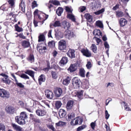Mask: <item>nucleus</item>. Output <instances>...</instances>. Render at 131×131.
I'll return each instance as SVG.
<instances>
[{
  "instance_id": "1",
  "label": "nucleus",
  "mask_w": 131,
  "mask_h": 131,
  "mask_svg": "<svg viewBox=\"0 0 131 131\" xmlns=\"http://www.w3.org/2000/svg\"><path fill=\"white\" fill-rule=\"evenodd\" d=\"M28 118V115L25 112H21L20 115L17 116L15 117L16 121L19 124L23 125L26 123L25 120Z\"/></svg>"
},
{
  "instance_id": "2",
  "label": "nucleus",
  "mask_w": 131,
  "mask_h": 131,
  "mask_svg": "<svg viewBox=\"0 0 131 131\" xmlns=\"http://www.w3.org/2000/svg\"><path fill=\"white\" fill-rule=\"evenodd\" d=\"M34 16H37L40 20L39 22L43 24L44 21L46 20L48 17V15L42 12L39 10L38 9L35 10L34 12Z\"/></svg>"
},
{
  "instance_id": "3",
  "label": "nucleus",
  "mask_w": 131,
  "mask_h": 131,
  "mask_svg": "<svg viewBox=\"0 0 131 131\" xmlns=\"http://www.w3.org/2000/svg\"><path fill=\"white\" fill-rule=\"evenodd\" d=\"M72 82L73 88L75 89L79 88L80 84L82 83L80 79L77 77L73 78L72 79Z\"/></svg>"
},
{
  "instance_id": "4",
  "label": "nucleus",
  "mask_w": 131,
  "mask_h": 131,
  "mask_svg": "<svg viewBox=\"0 0 131 131\" xmlns=\"http://www.w3.org/2000/svg\"><path fill=\"white\" fill-rule=\"evenodd\" d=\"M66 43L65 40H61L58 42V48L60 50H66Z\"/></svg>"
},
{
  "instance_id": "5",
  "label": "nucleus",
  "mask_w": 131,
  "mask_h": 131,
  "mask_svg": "<svg viewBox=\"0 0 131 131\" xmlns=\"http://www.w3.org/2000/svg\"><path fill=\"white\" fill-rule=\"evenodd\" d=\"M83 121L82 118L78 116L76 118V120L75 121V123H74V120H72L70 124L73 126H75L79 124L81 125L82 124Z\"/></svg>"
},
{
  "instance_id": "6",
  "label": "nucleus",
  "mask_w": 131,
  "mask_h": 131,
  "mask_svg": "<svg viewBox=\"0 0 131 131\" xmlns=\"http://www.w3.org/2000/svg\"><path fill=\"white\" fill-rule=\"evenodd\" d=\"M36 113L38 116H43L46 115L47 112L45 110L39 108L36 111Z\"/></svg>"
},
{
  "instance_id": "7",
  "label": "nucleus",
  "mask_w": 131,
  "mask_h": 131,
  "mask_svg": "<svg viewBox=\"0 0 131 131\" xmlns=\"http://www.w3.org/2000/svg\"><path fill=\"white\" fill-rule=\"evenodd\" d=\"M65 37L68 39H70L75 36V35L73 32L67 29L65 32Z\"/></svg>"
},
{
  "instance_id": "8",
  "label": "nucleus",
  "mask_w": 131,
  "mask_h": 131,
  "mask_svg": "<svg viewBox=\"0 0 131 131\" xmlns=\"http://www.w3.org/2000/svg\"><path fill=\"white\" fill-rule=\"evenodd\" d=\"M75 51L74 49L70 48L66 54L69 58L72 59L75 57Z\"/></svg>"
},
{
  "instance_id": "9",
  "label": "nucleus",
  "mask_w": 131,
  "mask_h": 131,
  "mask_svg": "<svg viewBox=\"0 0 131 131\" xmlns=\"http://www.w3.org/2000/svg\"><path fill=\"white\" fill-rule=\"evenodd\" d=\"M17 10L12 11L10 13L8 14V16H12V17L14 18V19L13 20L14 22H16L17 20L16 19V17L18 16V13H17Z\"/></svg>"
},
{
  "instance_id": "10",
  "label": "nucleus",
  "mask_w": 131,
  "mask_h": 131,
  "mask_svg": "<svg viewBox=\"0 0 131 131\" xmlns=\"http://www.w3.org/2000/svg\"><path fill=\"white\" fill-rule=\"evenodd\" d=\"M81 52L83 55L86 57H90L91 56V53L88 49H82Z\"/></svg>"
},
{
  "instance_id": "11",
  "label": "nucleus",
  "mask_w": 131,
  "mask_h": 131,
  "mask_svg": "<svg viewBox=\"0 0 131 131\" xmlns=\"http://www.w3.org/2000/svg\"><path fill=\"white\" fill-rule=\"evenodd\" d=\"M45 95L46 96V97L49 99H52L54 96L53 92L49 90H47L46 91Z\"/></svg>"
},
{
  "instance_id": "12",
  "label": "nucleus",
  "mask_w": 131,
  "mask_h": 131,
  "mask_svg": "<svg viewBox=\"0 0 131 131\" xmlns=\"http://www.w3.org/2000/svg\"><path fill=\"white\" fill-rule=\"evenodd\" d=\"M62 92V90L61 88H57L54 91V93L57 97H59L61 95Z\"/></svg>"
},
{
  "instance_id": "13",
  "label": "nucleus",
  "mask_w": 131,
  "mask_h": 131,
  "mask_svg": "<svg viewBox=\"0 0 131 131\" xmlns=\"http://www.w3.org/2000/svg\"><path fill=\"white\" fill-rule=\"evenodd\" d=\"M1 97L8 98L9 97V94L6 91L1 89Z\"/></svg>"
},
{
  "instance_id": "14",
  "label": "nucleus",
  "mask_w": 131,
  "mask_h": 131,
  "mask_svg": "<svg viewBox=\"0 0 131 131\" xmlns=\"http://www.w3.org/2000/svg\"><path fill=\"white\" fill-rule=\"evenodd\" d=\"M74 102L72 100H69L67 102L66 105V108L68 110H70L73 107L74 105Z\"/></svg>"
},
{
  "instance_id": "15",
  "label": "nucleus",
  "mask_w": 131,
  "mask_h": 131,
  "mask_svg": "<svg viewBox=\"0 0 131 131\" xmlns=\"http://www.w3.org/2000/svg\"><path fill=\"white\" fill-rule=\"evenodd\" d=\"M20 2L19 4V8L24 13L26 7L24 0H20Z\"/></svg>"
},
{
  "instance_id": "16",
  "label": "nucleus",
  "mask_w": 131,
  "mask_h": 131,
  "mask_svg": "<svg viewBox=\"0 0 131 131\" xmlns=\"http://www.w3.org/2000/svg\"><path fill=\"white\" fill-rule=\"evenodd\" d=\"M21 45L23 47L26 48L29 47L30 46L29 42L27 40H23L21 42Z\"/></svg>"
},
{
  "instance_id": "17",
  "label": "nucleus",
  "mask_w": 131,
  "mask_h": 131,
  "mask_svg": "<svg viewBox=\"0 0 131 131\" xmlns=\"http://www.w3.org/2000/svg\"><path fill=\"white\" fill-rule=\"evenodd\" d=\"M5 110L7 113L13 114L14 112V108L13 107L7 106L5 108Z\"/></svg>"
},
{
  "instance_id": "18",
  "label": "nucleus",
  "mask_w": 131,
  "mask_h": 131,
  "mask_svg": "<svg viewBox=\"0 0 131 131\" xmlns=\"http://www.w3.org/2000/svg\"><path fill=\"white\" fill-rule=\"evenodd\" d=\"M68 61V59L66 57H63L59 62L60 66H63L66 64Z\"/></svg>"
},
{
  "instance_id": "19",
  "label": "nucleus",
  "mask_w": 131,
  "mask_h": 131,
  "mask_svg": "<svg viewBox=\"0 0 131 131\" xmlns=\"http://www.w3.org/2000/svg\"><path fill=\"white\" fill-rule=\"evenodd\" d=\"M11 125L14 130L16 131H23L22 128L15 123H12Z\"/></svg>"
},
{
  "instance_id": "20",
  "label": "nucleus",
  "mask_w": 131,
  "mask_h": 131,
  "mask_svg": "<svg viewBox=\"0 0 131 131\" xmlns=\"http://www.w3.org/2000/svg\"><path fill=\"white\" fill-rule=\"evenodd\" d=\"M8 2L9 5V7L12 8V11H14L13 9L15 10L14 8L15 6V0H8Z\"/></svg>"
},
{
  "instance_id": "21",
  "label": "nucleus",
  "mask_w": 131,
  "mask_h": 131,
  "mask_svg": "<svg viewBox=\"0 0 131 131\" xmlns=\"http://www.w3.org/2000/svg\"><path fill=\"white\" fill-rule=\"evenodd\" d=\"M127 23V21L125 19L123 18H121L119 21V23L120 26L121 27H123L125 26Z\"/></svg>"
},
{
  "instance_id": "22",
  "label": "nucleus",
  "mask_w": 131,
  "mask_h": 131,
  "mask_svg": "<svg viewBox=\"0 0 131 131\" xmlns=\"http://www.w3.org/2000/svg\"><path fill=\"white\" fill-rule=\"evenodd\" d=\"M77 69V68L75 65L74 64H71L68 70L70 72L72 73L76 71Z\"/></svg>"
},
{
  "instance_id": "23",
  "label": "nucleus",
  "mask_w": 131,
  "mask_h": 131,
  "mask_svg": "<svg viewBox=\"0 0 131 131\" xmlns=\"http://www.w3.org/2000/svg\"><path fill=\"white\" fill-rule=\"evenodd\" d=\"M30 116L31 119L35 123H41V121L40 119L36 117H35L33 114H30Z\"/></svg>"
},
{
  "instance_id": "24",
  "label": "nucleus",
  "mask_w": 131,
  "mask_h": 131,
  "mask_svg": "<svg viewBox=\"0 0 131 131\" xmlns=\"http://www.w3.org/2000/svg\"><path fill=\"white\" fill-rule=\"evenodd\" d=\"M38 83L39 85H41L42 82H44L46 80L45 75L43 74H41L38 78Z\"/></svg>"
},
{
  "instance_id": "25",
  "label": "nucleus",
  "mask_w": 131,
  "mask_h": 131,
  "mask_svg": "<svg viewBox=\"0 0 131 131\" xmlns=\"http://www.w3.org/2000/svg\"><path fill=\"white\" fill-rule=\"evenodd\" d=\"M71 80V78L69 76H67L63 80L62 83L64 85H67L70 83Z\"/></svg>"
},
{
  "instance_id": "26",
  "label": "nucleus",
  "mask_w": 131,
  "mask_h": 131,
  "mask_svg": "<svg viewBox=\"0 0 131 131\" xmlns=\"http://www.w3.org/2000/svg\"><path fill=\"white\" fill-rule=\"evenodd\" d=\"M66 114V111L63 109H60L59 114L60 118H62L65 117Z\"/></svg>"
},
{
  "instance_id": "27",
  "label": "nucleus",
  "mask_w": 131,
  "mask_h": 131,
  "mask_svg": "<svg viewBox=\"0 0 131 131\" xmlns=\"http://www.w3.org/2000/svg\"><path fill=\"white\" fill-rule=\"evenodd\" d=\"M85 18L86 19L87 21L91 23L93 21V18L92 16L89 14L86 13L84 15Z\"/></svg>"
},
{
  "instance_id": "28",
  "label": "nucleus",
  "mask_w": 131,
  "mask_h": 131,
  "mask_svg": "<svg viewBox=\"0 0 131 131\" xmlns=\"http://www.w3.org/2000/svg\"><path fill=\"white\" fill-rule=\"evenodd\" d=\"M8 76H6L2 78V82L5 83L6 84L9 85L11 81L8 79Z\"/></svg>"
},
{
  "instance_id": "29",
  "label": "nucleus",
  "mask_w": 131,
  "mask_h": 131,
  "mask_svg": "<svg viewBox=\"0 0 131 131\" xmlns=\"http://www.w3.org/2000/svg\"><path fill=\"white\" fill-rule=\"evenodd\" d=\"M27 60L31 63L34 61L35 58L33 54H30L27 58Z\"/></svg>"
},
{
  "instance_id": "30",
  "label": "nucleus",
  "mask_w": 131,
  "mask_h": 131,
  "mask_svg": "<svg viewBox=\"0 0 131 131\" xmlns=\"http://www.w3.org/2000/svg\"><path fill=\"white\" fill-rule=\"evenodd\" d=\"M38 42H44L45 40V37L43 34H40L38 37Z\"/></svg>"
},
{
  "instance_id": "31",
  "label": "nucleus",
  "mask_w": 131,
  "mask_h": 131,
  "mask_svg": "<svg viewBox=\"0 0 131 131\" xmlns=\"http://www.w3.org/2000/svg\"><path fill=\"white\" fill-rule=\"evenodd\" d=\"M25 73L28 74L32 78H34L35 72L33 71L28 70H26V71L25 72Z\"/></svg>"
},
{
  "instance_id": "32",
  "label": "nucleus",
  "mask_w": 131,
  "mask_h": 131,
  "mask_svg": "<svg viewBox=\"0 0 131 131\" xmlns=\"http://www.w3.org/2000/svg\"><path fill=\"white\" fill-rule=\"evenodd\" d=\"M37 50H39L40 53H43L44 51H43V50H45L47 49V48L46 47H42V46H40L38 45L36 47Z\"/></svg>"
},
{
  "instance_id": "33",
  "label": "nucleus",
  "mask_w": 131,
  "mask_h": 131,
  "mask_svg": "<svg viewBox=\"0 0 131 131\" xmlns=\"http://www.w3.org/2000/svg\"><path fill=\"white\" fill-rule=\"evenodd\" d=\"M67 17L68 18L71 20L72 21L76 22V19L74 16L73 14H68L67 15Z\"/></svg>"
},
{
  "instance_id": "34",
  "label": "nucleus",
  "mask_w": 131,
  "mask_h": 131,
  "mask_svg": "<svg viewBox=\"0 0 131 131\" xmlns=\"http://www.w3.org/2000/svg\"><path fill=\"white\" fill-rule=\"evenodd\" d=\"M63 11V9L61 7H59L57 9L56 13L58 16H60Z\"/></svg>"
},
{
  "instance_id": "35",
  "label": "nucleus",
  "mask_w": 131,
  "mask_h": 131,
  "mask_svg": "<svg viewBox=\"0 0 131 131\" xmlns=\"http://www.w3.org/2000/svg\"><path fill=\"white\" fill-rule=\"evenodd\" d=\"M93 34L95 35L98 36H102V34L101 32L99 29H95L94 30L93 32Z\"/></svg>"
},
{
  "instance_id": "36",
  "label": "nucleus",
  "mask_w": 131,
  "mask_h": 131,
  "mask_svg": "<svg viewBox=\"0 0 131 131\" xmlns=\"http://www.w3.org/2000/svg\"><path fill=\"white\" fill-rule=\"evenodd\" d=\"M83 92L84 91L83 90L77 91L76 93V95L78 98L80 99L82 96H83Z\"/></svg>"
},
{
  "instance_id": "37",
  "label": "nucleus",
  "mask_w": 131,
  "mask_h": 131,
  "mask_svg": "<svg viewBox=\"0 0 131 131\" xmlns=\"http://www.w3.org/2000/svg\"><path fill=\"white\" fill-rule=\"evenodd\" d=\"M52 26L55 27L61 26V23L59 20H55L54 23L52 25Z\"/></svg>"
},
{
  "instance_id": "38",
  "label": "nucleus",
  "mask_w": 131,
  "mask_h": 131,
  "mask_svg": "<svg viewBox=\"0 0 131 131\" xmlns=\"http://www.w3.org/2000/svg\"><path fill=\"white\" fill-rule=\"evenodd\" d=\"M116 15L117 17H122L124 14L123 12L120 10H117L116 12Z\"/></svg>"
},
{
  "instance_id": "39",
  "label": "nucleus",
  "mask_w": 131,
  "mask_h": 131,
  "mask_svg": "<svg viewBox=\"0 0 131 131\" xmlns=\"http://www.w3.org/2000/svg\"><path fill=\"white\" fill-rule=\"evenodd\" d=\"M52 69L53 68L56 70H58L59 71H60L61 70V68H60L58 65H57L55 64H54L51 66Z\"/></svg>"
},
{
  "instance_id": "40",
  "label": "nucleus",
  "mask_w": 131,
  "mask_h": 131,
  "mask_svg": "<svg viewBox=\"0 0 131 131\" xmlns=\"http://www.w3.org/2000/svg\"><path fill=\"white\" fill-rule=\"evenodd\" d=\"M96 25L100 28H103V24L102 22L98 20L96 22Z\"/></svg>"
},
{
  "instance_id": "41",
  "label": "nucleus",
  "mask_w": 131,
  "mask_h": 131,
  "mask_svg": "<svg viewBox=\"0 0 131 131\" xmlns=\"http://www.w3.org/2000/svg\"><path fill=\"white\" fill-rule=\"evenodd\" d=\"M91 50L95 53H97V48L95 44H92L91 47Z\"/></svg>"
},
{
  "instance_id": "42",
  "label": "nucleus",
  "mask_w": 131,
  "mask_h": 131,
  "mask_svg": "<svg viewBox=\"0 0 131 131\" xmlns=\"http://www.w3.org/2000/svg\"><path fill=\"white\" fill-rule=\"evenodd\" d=\"M15 27L16 30L18 32H20L23 31V29L19 27L17 24H16L15 25Z\"/></svg>"
},
{
  "instance_id": "43",
  "label": "nucleus",
  "mask_w": 131,
  "mask_h": 131,
  "mask_svg": "<svg viewBox=\"0 0 131 131\" xmlns=\"http://www.w3.org/2000/svg\"><path fill=\"white\" fill-rule=\"evenodd\" d=\"M15 82V85H17L18 87L23 89L24 88V85L23 84H22L21 83L18 82L17 80V81H16Z\"/></svg>"
},
{
  "instance_id": "44",
  "label": "nucleus",
  "mask_w": 131,
  "mask_h": 131,
  "mask_svg": "<svg viewBox=\"0 0 131 131\" xmlns=\"http://www.w3.org/2000/svg\"><path fill=\"white\" fill-rule=\"evenodd\" d=\"M62 104L60 101H56L55 104V107L58 109L61 107Z\"/></svg>"
},
{
  "instance_id": "45",
  "label": "nucleus",
  "mask_w": 131,
  "mask_h": 131,
  "mask_svg": "<svg viewBox=\"0 0 131 131\" xmlns=\"http://www.w3.org/2000/svg\"><path fill=\"white\" fill-rule=\"evenodd\" d=\"M85 71L83 68H81L80 69L79 74L80 75L83 77H85Z\"/></svg>"
},
{
  "instance_id": "46",
  "label": "nucleus",
  "mask_w": 131,
  "mask_h": 131,
  "mask_svg": "<svg viewBox=\"0 0 131 131\" xmlns=\"http://www.w3.org/2000/svg\"><path fill=\"white\" fill-rule=\"evenodd\" d=\"M55 45V42L53 40L49 41L48 43V46L49 47L52 48Z\"/></svg>"
},
{
  "instance_id": "47",
  "label": "nucleus",
  "mask_w": 131,
  "mask_h": 131,
  "mask_svg": "<svg viewBox=\"0 0 131 131\" xmlns=\"http://www.w3.org/2000/svg\"><path fill=\"white\" fill-rule=\"evenodd\" d=\"M122 103H123L124 105V107L125 108V110L126 111H129L130 110V108L128 107L127 103L124 101H123Z\"/></svg>"
},
{
  "instance_id": "48",
  "label": "nucleus",
  "mask_w": 131,
  "mask_h": 131,
  "mask_svg": "<svg viewBox=\"0 0 131 131\" xmlns=\"http://www.w3.org/2000/svg\"><path fill=\"white\" fill-rule=\"evenodd\" d=\"M74 117L75 114H69L68 115V118L69 121H70L71 119L74 120V121L75 120V118H74Z\"/></svg>"
},
{
  "instance_id": "49",
  "label": "nucleus",
  "mask_w": 131,
  "mask_h": 131,
  "mask_svg": "<svg viewBox=\"0 0 131 131\" xmlns=\"http://www.w3.org/2000/svg\"><path fill=\"white\" fill-rule=\"evenodd\" d=\"M51 74L53 78L56 79L57 78V75L55 71H52L51 72Z\"/></svg>"
},
{
  "instance_id": "50",
  "label": "nucleus",
  "mask_w": 131,
  "mask_h": 131,
  "mask_svg": "<svg viewBox=\"0 0 131 131\" xmlns=\"http://www.w3.org/2000/svg\"><path fill=\"white\" fill-rule=\"evenodd\" d=\"M56 125L58 126H63L65 125L66 123L65 122L62 121H59L56 124Z\"/></svg>"
},
{
  "instance_id": "51",
  "label": "nucleus",
  "mask_w": 131,
  "mask_h": 131,
  "mask_svg": "<svg viewBox=\"0 0 131 131\" xmlns=\"http://www.w3.org/2000/svg\"><path fill=\"white\" fill-rule=\"evenodd\" d=\"M8 7L6 5L4 4L1 6V10H2L3 11H6L7 10Z\"/></svg>"
},
{
  "instance_id": "52",
  "label": "nucleus",
  "mask_w": 131,
  "mask_h": 131,
  "mask_svg": "<svg viewBox=\"0 0 131 131\" xmlns=\"http://www.w3.org/2000/svg\"><path fill=\"white\" fill-rule=\"evenodd\" d=\"M86 127L85 125H82L79 127L77 129V131H80L81 130H82L85 128Z\"/></svg>"
},
{
  "instance_id": "53",
  "label": "nucleus",
  "mask_w": 131,
  "mask_h": 131,
  "mask_svg": "<svg viewBox=\"0 0 131 131\" xmlns=\"http://www.w3.org/2000/svg\"><path fill=\"white\" fill-rule=\"evenodd\" d=\"M38 6V4H37V2L34 1L32 3V9H34L35 7H37Z\"/></svg>"
},
{
  "instance_id": "54",
  "label": "nucleus",
  "mask_w": 131,
  "mask_h": 131,
  "mask_svg": "<svg viewBox=\"0 0 131 131\" xmlns=\"http://www.w3.org/2000/svg\"><path fill=\"white\" fill-rule=\"evenodd\" d=\"M19 76L21 78L25 79H29V77L25 74L22 73L21 75H19Z\"/></svg>"
},
{
  "instance_id": "55",
  "label": "nucleus",
  "mask_w": 131,
  "mask_h": 131,
  "mask_svg": "<svg viewBox=\"0 0 131 131\" xmlns=\"http://www.w3.org/2000/svg\"><path fill=\"white\" fill-rule=\"evenodd\" d=\"M39 22V21H37V19L34 18L33 21V23L35 27H36L38 26L37 24Z\"/></svg>"
},
{
  "instance_id": "56",
  "label": "nucleus",
  "mask_w": 131,
  "mask_h": 131,
  "mask_svg": "<svg viewBox=\"0 0 131 131\" xmlns=\"http://www.w3.org/2000/svg\"><path fill=\"white\" fill-rule=\"evenodd\" d=\"M86 67L87 69H89L92 67V64L90 61H89L87 62V63L86 65Z\"/></svg>"
},
{
  "instance_id": "57",
  "label": "nucleus",
  "mask_w": 131,
  "mask_h": 131,
  "mask_svg": "<svg viewBox=\"0 0 131 131\" xmlns=\"http://www.w3.org/2000/svg\"><path fill=\"white\" fill-rule=\"evenodd\" d=\"M86 9V7L84 6H81L79 8V10L81 12H83Z\"/></svg>"
},
{
  "instance_id": "58",
  "label": "nucleus",
  "mask_w": 131,
  "mask_h": 131,
  "mask_svg": "<svg viewBox=\"0 0 131 131\" xmlns=\"http://www.w3.org/2000/svg\"><path fill=\"white\" fill-rule=\"evenodd\" d=\"M96 126V123L95 122H92L90 124V126L94 130Z\"/></svg>"
},
{
  "instance_id": "59",
  "label": "nucleus",
  "mask_w": 131,
  "mask_h": 131,
  "mask_svg": "<svg viewBox=\"0 0 131 131\" xmlns=\"http://www.w3.org/2000/svg\"><path fill=\"white\" fill-rule=\"evenodd\" d=\"M5 126L3 124H1V131H5Z\"/></svg>"
},
{
  "instance_id": "60",
  "label": "nucleus",
  "mask_w": 131,
  "mask_h": 131,
  "mask_svg": "<svg viewBox=\"0 0 131 131\" xmlns=\"http://www.w3.org/2000/svg\"><path fill=\"white\" fill-rule=\"evenodd\" d=\"M17 36L19 37L20 38H21L23 39H26V37L23 35V34L22 33L19 34Z\"/></svg>"
},
{
  "instance_id": "61",
  "label": "nucleus",
  "mask_w": 131,
  "mask_h": 131,
  "mask_svg": "<svg viewBox=\"0 0 131 131\" xmlns=\"http://www.w3.org/2000/svg\"><path fill=\"white\" fill-rule=\"evenodd\" d=\"M105 118L106 119H107L109 117L110 114H108L107 111L106 110L105 111Z\"/></svg>"
},
{
  "instance_id": "62",
  "label": "nucleus",
  "mask_w": 131,
  "mask_h": 131,
  "mask_svg": "<svg viewBox=\"0 0 131 131\" xmlns=\"http://www.w3.org/2000/svg\"><path fill=\"white\" fill-rule=\"evenodd\" d=\"M48 127L51 129L53 131H56V130H55V128L52 125H49L48 126Z\"/></svg>"
},
{
  "instance_id": "63",
  "label": "nucleus",
  "mask_w": 131,
  "mask_h": 131,
  "mask_svg": "<svg viewBox=\"0 0 131 131\" xmlns=\"http://www.w3.org/2000/svg\"><path fill=\"white\" fill-rule=\"evenodd\" d=\"M104 45L105 48H109V46L107 41H105L104 42Z\"/></svg>"
},
{
  "instance_id": "64",
  "label": "nucleus",
  "mask_w": 131,
  "mask_h": 131,
  "mask_svg": "<svg viewBox=\"0 0 131 131\" xmlns=\"http://www.w3.org/2000/svg\"><path fill=\"white\" fill-rule=\"evenodd\" d=\"M96 41L97 42V45H98L100 42L101 41V40L99 38H96Z\"/></svg>"
}]
</instances>
